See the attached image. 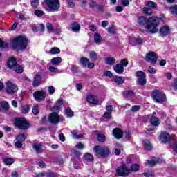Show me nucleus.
<instances>
[{
	"instance_id": "obj_56",
	"label": "nucleus",
	"mask_w": 177,
	"mask_h": 177,
	"mask_svg": "<svg viewBox=\"0 0 177 177\" xmlns=\"http://www.w3.org/2000/svg\"><path fill=\"white\" fill-rule=\"evenodd\" d=\"M120 64L123 67H127L128 66V60H127V59H121Z\"/></svg>"
},
{
	"instance_id": "obj_51",
	"label": "nucleus",
	"mask_w": 177,
	"mask_h": 177,
	"mask_svg": "<svg viewBox=\"0 0 177 177\" xmlns=\"http://www.w3.org/2000/svg\"><path fill=\"white\" fill-rule=\"evenodd\" d=\"M39 5V1L38 0H33L31 2V6L32 8H37V6Z\"/></svg>"
},
{
	"instance_id": "obj_44",
	"label": "nucleus",
	"mask_w": 177,
	"mask_h": 177,
	"mask_svg": "<svg viewBox=\"0 0 177 177\" xmlns=\"http://www.w3.org/2000/svg\"><path fill=\"white\" fill-rule=\"evenodd\" d=\"M147 5L149 6V8H152V9H156V8H157V3L151 1L147 2Z\"/></svg>"
},
{
	"instance_id": "obj_34",
	"label": "nucleus",
	"mask_w": 177,
	"mask_h": 177,
	"mask_svg": "<svg viewBox=\"0 0 177 177\" xmlns=\"http://www.w3.org/2000/svg\"><path fill=\"white\" fill-rule=\"evenodd\" d=\"M98 57H99V55H97V53H96V52L95 51L90 52V54H89L90 59H92L93 60H97Z\"/></svg>"
},
{
	"instance_id": "obj_20",
	"label": "nucleus",
	"mask_w": 177,
	"mask_h": 177,
	"mask_svg": "<svg viewBox=\"0 0 177 177\" xmlns=\"http://www.w3.org/2000/svg\"><path fill=\"white\" fill-rule=\"evenodd\" d=\"M41 82H42V77L39 75H36L32 82L33 86L41 85Z\"/></svg>"
},
{
	"instance_id": "obj_5",
	"label": "nucleus",
	"mask_w": 177,
	"mask_h": 177,
	"mask_svg": "<svg viewBox=\"0 0 177 177\" xmlns=\"http://www.w3.org/2000/svg\"><path fill=\"white\" fill-rule=\"evenodd\" d=\"M151 97L157 103H162V102H165V94L162 91H153L152 93Z\"/></svg>"
},
{
	"instance_id": "obj_58",
	"label": "nucleus",
	"mask_w": 177,
	"mask_h": 177,
	"mask_svg": "<svg viewBox=\"0 0 177 177\" xmlns=\"http://www.w3.org/2000/svg\"><path fill=\"white\" fill-rule=\"evenodd\" d=\"M48 93L50 95H53L55 93V87L53 86L48 87Z\"/></svg>"
},
{
	"instance_id": "obj_27",
	"label": "nucleus",
	"mask_w": 177,
	"mask_h": 177,
	"mask_svg": "<svg viewBox=\"0 0 177 177\" xmlns=\"http://www.w3.org/2000/svg\"><path fill=\"white\" fill-rule=\"evenodd\" d=\"M71 30H72L74 32H78V31H80V30H81V26H80L79 24L73 23V24H72V26H71Z\"/></svg>"
},
{
	"instance_id": "obj_61",
	"label": "nucleus",
	"mask_w": 177,
	"mask_h": 177,
	"mask_svg": "<svg viewBox=\"0 0 177 177\" xmlns=\"http://www.w3.org/2000/svg\"><path fill=\"white\" fill-rule=\"evenodd\" d=\"M49 70L50 73H57L59 71V69L55 66H50Z\"/></svg>"
},
{
	"instance_id": "obj_40",
	"label": "nucleus",
	"mask_w": 177,
	"mask_h": 177,
	"mask_svg": "<svg viewBox=\"0 0 177 177\" xmlns=\"http://www.w3.org/2000/svg\"><path fill=\"white\" fill-rule=\"evenodd\" d=\"M65 114L68 117H73L74 116V112H73V111H71V109H70V108H67L66 109Z\"/></svg>"
},
{
	"instance_id": "obj_37",
	"label": "nucleus",
	"mask_w": 177,
	"mask_h": 177,
	"mask_svg": "<svg viewBox=\"0 0 177 177\" xmlns=\"http://www.w3.org/2000/svg\"><path fill=\"white\" fill-rule=\"evenodd\" d=\"M62 106H63V100L59 99V100L57 101V102H56L55 109L56 110H59V109H60V107H62Z\"/></svg>"
},
{
	"instance_id": "obj_23",
	"label": "nucleus",
	"mask_w": 177,
	"mask_h": 177,
	"mask_svg": "<svg viewBox=\"0 0 177 177\" xmlns=\"http://www.w3.org/2000/svg\"><path fill=\"white\" fill-rule=\"evenodd\" d=\"M114 81L118 85H122V84L125 82V77L122 76H115Z\"/></svg>"
},
{
	"instance_id": "obj_59",
	"label": "nucleus",
	"mask_w": 177,
	"mask_h": 177,
	"mask_svg": "<svg viewBox=\"0 0 177 177\" xmlns=\"http://www.w3.org/2000/svg\"><path fill=\"white\" fill-rule=\"evenodd\" d=\"M104 75H105V77L111 78V77H113V73L110 71H106L104 73Z\"/></svg>"
},
{
	"instance_id": "obj_29",
	"label": "nucleus",
	"mask_w": 177,
	"mask_h": 177,
	"mask_svg": "<svg viewBox=\"0 0 177 177\" xmlns=\"http://www.w3.org/2000/svg\"><path fill=\"white\" fill-rule=\"evenodd\" d=\"M105 63L109 64V66H113L115 63V59L111 57L105 58Z\"/></svg>"
},
{
	"instance_id": "obj_18",
	"label": "nucleus",
	"mask_w": 177,
	"mask_h": 177,
	"mask_svg": "<svg viewBox=\"0 0 177 177\" xmlns=\"http://www.w3.org/2000/svg\"><path fill=\"white\" fill-rule=\"evenodd\" d=\"M160 33L161 35L167 36L169 32H171V29L168 26H164L160 29Z\"/></svg>"
},
{
	"instance_id": "obj_17",
	"label": "nucleus",
	"mask_w": 177,
	"mask_h": 177,
	"mask_svg": "<svg viewBox=\"0 0 177 177\" xmlns=\"http://www.w3.org/2000/svg\"><path fill=\"white\" fill-rule=\"evenodd\" d=\"M17 62H16V58H15L14 57H10V58H8L7 65L9 68H13L15 66H17Z\"/></svg>"
},
{
	"instance_id": "obj_28",
	"label": "nucleus",
	"mask_w": 177,
	"mask_h": 177,
	"mask_svg": "<svg viewBox=\"0 0 177 177\" xmlns=\"http://www.w3.org/2000/svg\"><path fill=\"white\" fill-rule=\"evenodd\" d=\"M3 162L6 165H12L15 162V159L12 158H5L3 159Z\"/></svg>"
},
{
	"instance_id": "obj_13",
	"label": "nucleus",
	"mask_w": 177,
	"mask_h": 177,
	"mask_svg": "<svg viewBox=\"0 0 177 177\" xmlns=\"http://www.w3.org/2000/svg\"><path fill=\"white\" fill-rule=\"evenodd\" d=\"M137 77L138 78V84H140V85L146 84V74L144 72H137Z\"/></svg>"
},
{
	"instance_id": "obj_25",
	"label": "nucleus",
	"mask_w": 177,
	"mask_h": 177,
	"mask_svg": "<svg viewBox=\"0 0 177 177\" xmlns=\"http://www.w3.org/2000/svg\"><path fill=\"white\" fill-rule=\"evenodd\" d=\"M94 42L95 44H97L98 45H100L102 42V36L99 33H95L94 34Z\"/></svg>"
},
{
	"instance_id": "obj_63",
	"label": "nucleus",
	"mask_w": 177,
	"mask_h": 177,
	"mask_svg": "<svg viewBox=\"0 0 177 177\" xmlns=\"http://www.w3.org/2000/svg\"><path fill=\"white\" fill-rule=\"evenodd\" d=\"M122 6H128L129 5V0H120Z\"/></svg>"
},
{
	"instance_id": "obj_36",
	"label": "nucleus",
	"mask_w": 177,
	"mask_h": 177,
	"mask_svg": "<svg viewBox=\"0 0 177 177\" xmlns=\"http://www.w3.org/2000/svg\"><path fill=\"white\" fill-rule=\"evenodd\" d=\"M16 140L18 142H24V140H26V136L23 133L19 134L16 137Z\"/></svg>"
},
{
	"instance_id": "obj_64",
	"label": "nucleus",
	"mask_w": 177,
	"mask_h": 177,
	"mask_svg": "<svg viewBox=\"0 0 177 177\" xmlns=\"http://www.w3.org/2000/svg\"><path fill=\"white\" fill-rule=\"evenodd\" d=\"M46 176H47V177H56V174L49 171V172L46 173Z\"/></svg>"
},
{
	"instance_id": "obj_52",
	"label": "nucleus",
	"mask_w": 177,
	"mask_h": 177,
	"mask_svg": "<svg viewBox=\"0 0 177 177\" xmlns=\"http://www.w3.org/2000/svg\"><path fill=\"white\" fill-rule=\"evenodd\" d=\"M170 12H171V13H175V15H177V6L175 5L170 7Z\"/></svg>"
},
{
	"instance_id": "obj_9",
	"label": "nucleus",
	"mask_w": 177,
	"mask_h": 177,
	"mask_svg": "<svg viewBox=\"0 0 177 177\" xmlns=\"http://www.w3.org/2000/svg\"><path fill=\"white\" fill-rule=\"evenodd\" d=\"M60 120H62V118L56 112H53L48 118V121L51 124H57L60 122Z\"/></svg>"
},
{
	"instance_id": "obj_7",
	"label": "nucleus",
	"mask_w": 177,
	"mask_h": 177,
	"mask_svg": "<svg viewBox=\"0 0 177 177\" xmlns=\"http://www.w3.org/2000/svg\"><path fill=\"white\" fill-rule=\"evenodd\" d=\"M131 173V170L128 169L127 165L119 166L116 169V174L118 176H125Z\"/></svg>"
},
{
	"instance_id": "obj_50",
	"label": "nucleus",
	"mask_w": 177,
	"mask_h": 177,
	"mask_svg": "<svg viewBox=\"0 0 177 177\" xmlns=\"http://www.w3.org/2000/svg\"><path fill=\"white\" fill-rule=\"evenodd\" d=\"M46 28L48 29V31L52 32V31H54L53 26L50 23H47L46 24Z\"/></svg>"
},
{
	"instance_id": "obj_53",
	"label": "nucleus",
	"mask_w": 177,
	"mask_h": 177,
	"mask_svg": "<svg viewBox=\"0 0 177 177\" xmlns=\"http://www.w3.org/2000/svg\"><path fill=\"white\" fill-rule=\"evenodd\" d=\"M148 73H149L150 74H156L157 73V71L154 68L149 66L148 68Z\"/></svg>"
},
{
	"instance_id": "obj_42",
	"label": "nucleus",
	"mask_w": 177,
	"mask_h": 177,
	"mask_svg": "<svg viewBox=\"0 0 177 177\" xmlns=\"http://www.w3.org/2000/svg\"><path fill=\"white\" fill-rule=\"evenodd\" d=\"M80 63L83 66H87L88 63H89V59H88V58H86V57H82L80 59Z\"/></svg>"
},
{
	"instance_id": "obj_31",
	"label": "nucleus",
	"mask_w": 177,
	"mask_h": 177,
	"mask_svg": "<svg viewBox=\"0 0 177 177\" xmlns=\"http://www.w3.org/2000/svg\"><path fill=\"white\" fill-rule=\"evenodd\" d=\"M134 95L135 93H133V91H132V90L126 91L124 93V97H127V99H131V97H132V96H133Z\"/></svg>"
},
{
	"instance_id": "obj_46",
	"label": "nucleus",
	"mask_w": 177,
	"mask_h": 177,
	"mask_svg": "<svg viewBox=\"0 0 177 177\" xmlns=\"http://www.w3.org/2000/svg\"><path fill=\"white\" fill-rule=\"evenodd\" d=\"M106 136L104 134L102 133H98L97 134V140H99V142H104V140H106Z\"/></svg>"
},
{
	"instance_id": "obj_19",
	"label": "nucleus",
	"mask_w": 177,
	"mask_h": 177,
	"mask_svg": "<svg viewBox=\"0 0 177 177\" xmlns=\"http://www.w3.org/2000/svg\"><path fill=\"white\" fill-rule=\"evenodd\" d=\"M150 122L153 127H158L161 124V120L158 117L152 116Z\"/></svg>"
},
{
	"instance_id": "obj_39",
	"label": "nucleus",
	"mask_w": 177,
	"mask_h": 177,
	"mask_svg": "<svg viewBox=\"0 0 177 177\" xmlns=\"http://www.w3.org/2000/svg\"><path fill=\"white\" fill-rule=\"evenodd\" d=\"M84 158L86 161H93V156L91 153H86Z\"/></svg>"
},
{
	"instance_id": "obj_41",
	"label": "nucleus",
	"mask_w": 177,
	"mask_h": 177,
	"mask_svg": "<svg viewBox=\"0 0 177 177\" xmlns=\"http://www.w3.org/2000/svg\"><path fill=\"white\" fill-rule=\"evenodd\" d=\"M143 12L145 15H147L148 16H151V13H153V10L147 7L143 8Z\"/></svg>"
},
{
	"instance_id": "obj_26",
	"label": "nucleus",
	"mask_w": 177,
	"mask_h": 177,
	"mask_svg": "<svg viewBox=\"0 0 177 177\" xmlns=\"http://www.w3.org/2000/svg\"><path fill=\"white\" fill-rule=\"evenodd\" d=\"M60 63H62V57H53L51 59V64L53 66H57V64H60Z\"/></svg>"
},
{
	"instance_id": "obj_12",
	"label": "nucleus",
	"mask_w": 177,
	"mask_h": 177,
	"mask_svg": "<svg viewBox=\"0 0 177 177\" xmlns=\"http://www.w3.org/2000/svg\"><path fill=\"white\" fill-rule=\"evenodd\" d=\"M145 60L149 63H156L157 62V55L156 53L151 51L147 54Z\"/></svg>"
},
{
	"instance_id": "obj_3",
	"label": "nucleus",
	"mask_w": 177,
	"mask_h": 177,
	"mask_svg": "<svg viewBox=\"0 0 177 177\" xmlns=\"http://www.w3.org/2000/svg\"><path fill=\"white\" fill-rule=\"evenodd\" d=\"M97 157H107L110 155V149L107 147H100L97 145L93 149Z\"/></svg>"
},
{
	"instance_id": "obj_55",
	"label": "nucleus",
	"mask_w": 177,
	"mask_h": 177,
	"mask_svg": "<svg viewBox=\"0 0 177 177\" xmlns=\"http://www.w3.org/2000/svg\"><path fill=\"white\" fill-rule=\"evenodd\" d=\"M143 175L144 176H146V177H154V172L148 171L147 173H144Z\"/></svg>"
},
{
	"instance_id": "obj_6",
	"label": "nucleus",
	"mask_w": 177,
	"mask_h": 177,
	"mask_svg": "<svg viewBox=\"0 0 177 177\" xmlns=\"http://www.w3.org/2000/svg\"><path fill=\"white\" fill-rule=\"evenodd\" d=\"M19 91V87L15 83L11 81H8L6 83V92L10 95H13Z\"/></svg>"
},
{
	"instance_id": "obj_1",
	"label": "nucleus",
	"mask_w": 177,
	"mask_h": 177,
	"mask_svg": "<svg viewBox=\"0 0 177 177\" xmlns=\"http://www.w3.org/2000/svg\"><path fill=\"white\" fill-rule=\"evenodd\" d=\"M28 44V40L23 36H18L12 42V48L15 50H24L27 49Z\"/></svg>"
},
{
	"instance_id": "obj_47",
	"label": "nucleus",
	"mask_w": 177,
	"mask_h": 177,
	"mask_svg": "<svg viewBox=\"0 0 177 177\" xmlns=\"http://www.w3.org/2000/svg\"><path fill=\"white\" fill-rule=\"evenodd\" d=\"M39 113V109H38V105H34L32 107V113L34 115H38Z\"/></svg>"
},
{
	"instance_id": "obj_16",
	"label": "nucleus",
	"mask_w": 177,
	"mask_h": 177,
	"mask_svg": "<svg viewBox=\"0 0 177 177\" xmlns=\"http://www.w3.org/2000/svg\"><path fill=\"white\" fill-rule=\"evenodd\" d=\"M113 135L115 139H121L124 136V133L120 129L115 128L113 130Z\"/></svg>"
},
{
	"instance_id": "obj_10",
	"label": "nucleus",
	"mask_w": 177,
	"mask_h": 177,
	"mask_svg": "<svg viewBox=\"0 0 177 177\" xmlns=\"http://www.w3.org/2000/svg\"><path fill=\"white\" fill-rule=\"evenodd\" d=\"M33 97L37 102H41L43 99L46 97V93L44 91H38L33 93Z\"/></svg>"
},
{
	"instance_id": "obj_38",
	"label": "nucleus",
	"mask_w": 177,
	"mask_h": 177,
	"mask_svg": "<svg viewBox=\"0 0 177 177\" xmlns=\"http://www.w3.org/2000/svg\"><path fill=\"white\" fill-rule=\"evenodd\" d=\"M1 106L2 109H3L4 110H6V111L9 110V104L6 101L1 102Z\"/></svg>"
},
{
	"instance_id": "obj_35",
	"label": "nucleus",
	"mask_w": 177,
	"mask_h": 177,
	"mask_svg": "<svg viewBox=\"0 0 177 177\" xmlns=\"http://www.w3.org/2000/svg\"><path fill=\"white\" fill-rule=\"evenodd\" d=\"M107 31L111 35H114L115 34V27L111 25L107 28Z\"/></svg>"
},
{
	"instance_id": "obj_22",
	"label": "nucleus",
	"mask_w": 177,
	"mask_h": 177,
	"mask_svg": "<svg viewBox=\"0 0 177 177\" xmlns=\"http://www.w3.org/2000/svg\"><path fill=\"white\" fill-rule=\"evenodd\" d=\"M114 70L117 74H122L124 73V66L121 64H118L114 67Z\"/></svg>"
},
{
	"instance_id": "obj_21",
	"label": "nucleus",
	"mask_w": 177,
	"mask_h": 177,
	"mask_svg": "<svg viewBox=\"0 0 177 177\" xmlns=\"http://www.w3.org/2000/svg\"><path fill=\"white\" fill-rule=\"evenodd\" d=\"M32 147L36 153H42V147H44V145L41 143H35L32 145Z\"/></svg>"
},
{
	"instance_id": "obj_60",
	"label": "nucleus",
	"mask_w": 177,
	"mask_h": 177,
	"mask_svg": "<svg viewBox=\"0 0 177 177\" xmlns=\"http://www.w3.org/2000/svg\"><path fill=\"white\" fill-rule=\"evenodd\" d=\"M106 113H109L111 114V113L113 112V106L111 105L106 106Z\"/></svg>"
},
{
	"instance_id": "obj_54",
	"label": "nucleus",
	"mask_w": 177,
	"mask_h": 177,
	"mask_svg": "<svg viewBox=\"0 0 177 177\" xmlns=\"http://www.w3.org/2000/svg\"><path fill=\"white\" fill-rule=\"evenodd\" d=\"M15 146L17 147V149H21L23 147V142L21 141H18L15 143Z\"/></svg>"
},
{
	"instance_id": "obj_15",
	"label": "nucleus",
	"mask_w": 177,
	"mask_h": 177,
	"mask_svg": "<svg viewBox=\"0 0 177 177\" xmlns=\"http://www.w3.org/2000/svg\"><path fill=\"white\" fill-rule=\"evenodd\" d=\"M150 20V18H147L145 16L139 17L137 19V23L141 27H143V26H146V24H149V21Z\"/></svg>"
},
{
	"instance_id": "obj_32",
	"label": "nucleus",
	"mask_w": 177,
	"mask_h": 177,
	"mask_svg": "<svg viewBox=\"0 0 177 177\" xmlns=\"http://www.w3.org/2000/svg\"><path fill=\"white\" fill-rule=\"evenodd\" d=\"M50 55H59L60 53V48L57 47H53L50 50Z\"/></svg>"
},
{
	"instance_id": "obj_43",
	"label": "nucleus",
	"mask_w": 177,
	"mask_h": 177,
	"mask_svg": "<svg viewBox=\"0 0 177 177\" xmlns=\"http://www.w3.org/2000/svg\"><path fill=\"white\" fill-rule=\"evenodd\" d=\"M140 105H134L131 108V111H132V113H136V111H139V110H140Z\"/></svg>"
},
{
	"instance_id": "obj_14",
	"label": "nucleus",
	"mask_w": 177,
	"mask_h": 177,
	"mask_svg": "<svg viewBox=\"0 0 177 177\" xmlns=\"http://www.w3.org/2000/svg\"><path fill=\"white\" fill-rule=\"evenodd\" d=\"M160 141L162 143H167L169 140H171V135L167 131H163L160 136Z\"/></svg>"
},
{
	"instance_id": "obj_48",
	"label": "nucleus",
	"mask_w": 177,
	"mask_h": 177,
	"mask_svg": "<svg viewBox=\"0 0 177 177\" xmlns=\"http://www.w3.org/2000/svg\"><path fill=\"white\" fill-rule=\"evenodd\" d=\"M21 111L23 114H26V113H28V111H30V107L28 106V105H24L22 106Z\"/></svg>"
},
{
	"instance_id": "obj_45",
	"label": "nucleus",
	"mask_w": 177,
	"mask_h": 177,
	"mask_svg": "<svg viewBox=\"0 0 177 177\" xmlns=\"http://www.w3.org/2000/svg\"><path fill=\"white\" fill-rule=\"evenodd\" d=\"M16 73H23V66H15L14 68H12Z\"/></svg>"
},
{
	"instance_id": "obj_49",
	"label": "nucleus",
	"mask_w": 177,
	"mask_h": 177,
	"mask_svg": "<svg viewBox=\"0 0 177 177\" xmlns=\"http://www.w3.org/2000/svg\"><path fill=\"white\" fill-rule=\"evenodd\" d=\"M35 15L39 17H41V16H44V12L42 10H36L35 11Z\"/></svg>"
},
{
	"instance_id": "obj_62",
	"label": "nucleus",
	"mask_w": 177,
	"mask_h": 177,
	"mask_svg": "<svg viewBox=\"0 0 177 177\" xmlns=\"http://www.w3.org/2000/svg\"><path fill=\"white\" fill-rule=\"evenodd\" d=\"M0 48H8V44L2 41V39H0Z\"/></svg>"
},
{
	"instance_id": "obj_57",
	"label": "nucleus",
	"mask_w": 177,
	"mask_h": 177,
	"mask_svg": "<svg viewBox=\"0 0 177 177\" xmlns=\"http://www.w3.org/2000/svg\"><path fill=\"white\" fill-rule=\"evenodd\" d=\"M156 159L147 160V165H150V167H153V165H156Z\"/></svg>"
},
{
	"instance_id": "obj_8",
	"label": "nucleus",
	"mask_w": 177,
	"mask_h": 177,
	"mask_svg": "<svg viewBox=\"0 0 177 177\" xmlns=\"http://www.w3.org/2000/svg\"><path fill=\"white\" fill-rule=\"evenodd\" d=\"M47 6L51 9V10H57L60 8V3L59 0H44Z\"/></svg>"
},
{
	"instance_id": "obj_30",
	"label": "nucleus",
	"mask_w": 177,
	"mask_h": 177,
	"mask_svg": "<svg viewBox=\"0 0 177 177\" xmlns=\"http://www.w3.org/2000/svg\"><path fill=\"white\" fill-rule=\"evenodd\" d=\"M130 172H137L139 169H140V166L138 164H134L131 165L130 169H129Z\"/></svg>"
},
{
	"instance_id": "obj_2",
	"label": "nucleus",
	"mask_w": 177,
	"mask_h": 177,
	"mask_svg": "<svg viewBox=\"0 0 177 177\" xmlns=\"http://www.w3.org/2000/svg\"><path fill=\"white\" fill-rule=\"evenodd\" d=\"M160 25V19L157 17H149V21L145 26L147 32L150 34H156L158 31V26Z\"/></svg>"
},
{
	"instance_id": "obj_11",
	"label": "nucleus",
	"mask_w": 177,
	"mask_h": 177,
	"mask_svg": "<svg viewBox=\"0 0 177 177\" xmlns=\"http://www.w3.org/2000/svg\"><path fill=\"white\" fill-rule=\"evenodd\" d=\"M86 100L90 104H99V99H97V97H96L91 93L87 95V96L86 97Z\"/></svg>"
},
{
	"instance_id": "obj_4",
	"label": "nucleus",
	"mask_w": 177,
	"mask_h": 177,
	"mask_svg": "<svg viewBox=\"0 0 177 177\" xmlns=\"http://www.w3.org/2000/svg\"><path fill=\"white\" fill-rule=\"evenodd\" d=\"M15 124L19 129H27V128L30 127V124L27 122V120L24 118H15Z\"/></svg>"
},
{
	"instance_id": "obj_33",
	"label": "nucleus",
	"mask_w": 177,
	"mask_h": 177,
	"mask_svg": "<svg viewBox=\"0 0 177 177\" xmlns=\"http://www.w3.org/2000/svg\"><path fill=\"white\" fill-rule=\"evenodd\" d=\"M71 133L73 138H74L75 139H81V138H82L83 136L82 134H78L76 130L72 131Z\"/></svg>"
},
{
	"instance_id": "obj_24",
	"label": "nucleus",
	"mask_w": 177,
	"mask_h": 177,
	"mask_svg": "<svg viewBox=\"0 0 177 177\" xmlns=\"http://www.w3.org/2000/svg\"><path fill=\"white\" fill-rule=\"evenodd\" d=\"M144 143V148L145 150H152L153 146L149 140H145L143 141Z\"/></svg>"
}]
</instances>
